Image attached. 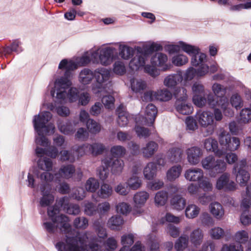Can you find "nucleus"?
<instances>
[{
	"label": "nucleus",
	"instance_id": "obj_60",
	"mask_svg": "<svg viewBox=\"0 0 251 251\" xmlns=\"http://www.w3.org/2000/svg\"><path fill=\"white\" fill-rule=\"evenodd\" d=\"M212 90L214 95L217 98H225L224 96L226 93V88L223 85L215 83L212 85Z\"/></svg>",
	"mask_w": 251,
	"mask_h": 251
},
{
	"label": "nucleus",
	"instance_id": "obj_6",
	"mask_svg": "<svg viewBox=\"0 0 251 251\" xmlns=\"http://www.w3.org/2000/svg\"><path fill=\"white\" fill-rule=\"evenodd\" d=\"M236 243L229 245L225 244L223 246L221 251H243V248L241 244H245L247 249L246 251H251V238L249 239V235L247 231L241 230L237 231L234 236Z\"/></svg>",
	"mask_w": 251,
	"mask_h": 251
},
{
	"label": "nucleus",
	"instance_id": "obj_54",
	"mask_svg": "<svg viewBox=\"0 0 251 251\" xmlns=\"http://www.w3.org/2000/svg\"><path fill=\"white\" fill-rule=\"evenodd\" d=\"M105 150V146L100 143H94L89 144V151L93 155H97L102 154Z\"/></svg>",
	"mask_w": 251,
	"mask_h": 251
},
{
	"label": "nucleus",
	"instance_id": "obj_23",
	"mask_svg": "<svg viewBox=\"0 0 251 251\" xmlns=\"http://www.w3.org/2000/svg\"><path fill=\"white\" fill-rule=\"evenodd\" d=\"M183 151L181 148L172 147L166 153L167 159L172 163L180 162L182 158Z\"/></svg>",
	"mask_w": 251,
	"mask_h": 251
},
{
	"label": "nucleus",
	"instance_id": "obj_8",
	"mask_svg": "<svg viewBox=\"0 0 251 251\" xmlns=\"http://www.w3.org/2000/svg\"><path fill=\"white\" fill-rule=\"evenodd\" d=\"M116 50L113 47H106L99 50L93 51L91 53V59L94 62L100 63L104 66L109 65L114 59V54L116 53Z\"/></svg>",
	"mask_w": 251,
	"mask_h": 251
},
{
	"label": "nucleus",
	"instance_id": "obj_55",
	"mask_svg": "<svg viewBox=\"0 0 251 251\" xmlns=\"http://www.w3.org/2000/svg\"><path fill=\"white\" fill-rule=\"evenodd\" d=\"M220 107L223 109L224 114L228 117H232L234 114L233 111L229 107L228 100L226 98L220 99Z\"/></svg>",
	"mask_w": 251,
	"mask_h": 251
},
{
	"label": "nucleus",
	"instance_id": "obj_25",
	"mask_svg": "<svg viewBox=\"0 0 251 251\" xmlns=\"http://www.w3.org/2000/svg\"><path fill=\"white\" fill-rule=\"evenodd\" d=\"M168 60L167 56L163 53H156L151 58L152 65L155 66L162 67L163 70L166 71L169 66L166 64Z\"/></svg>",
	"mask_w": 251,
	"mask_h": 251
},
{
	"label": "nucleus",
	"instance_id": "obj_1",
	"mask_svg": "<svg viewBox=\"0 0 251 251\" xmlns=\"http://www.w3.org/2000/svg\"><path fill=\"white\" fill-rule=\"evenodd\" d=\"M43 226L46 230L50 234H53L57 232L58 229L62 232L66 234V238L57 242L55 245V248L58 251H88L89 245L86 246V249H84L83 246L86 239H88L86 233L84 234L83 237L84 239H82L77 233H75V230H67L66 231L61 230L60 222L52 221L46 222L43 223ZM100 241L97 238L96 240L92 243H99ZM90 244V243H89Z\"/></svg>",
	"mask_w": 251,
	"mask_h": 251
},
{
	"label": "nucleus",
	"instance_id": "obj_39",
	"mask_svg": "<svg viewBox=\"0 0 251 251\" xmlns=\"http://www.w3.org/2000/svg\"><path fill=\"white\" fill-rule=\"evenodd\" d=\"M130 85L132 90L139 93H142L147 87L146 83L144 80L134 78L130 79Z\"/></svg>",
	"mask_w": 251,
	"mask_h": 251
},
{
	"label": "nucleus",
	"instance_id": "obj_22",
	"mask_svg": "<svg viewBox=\"0 0 251 251\" xmlns=\"http://www.w3.org/2000/svg\"><path fill=\"white\" fill-rule=\"evenodd\" d=\"M184 177L190 181H199L203 177V172L200 168H191L185 171Z\"/></svg>",
	"mask_w": 251,
	"mask_h": 251
},
{
	"label": "nucleus",
	"instance_id": "obj_46",
	"mask_svg": "<svg viewBox=\"0 0 251 251\" xmlns=\"http://www.w3.org/2000/svg\"><path fill=\"white\" fill-rule=\"evenodd\" d=\"M189 237L186 235H182L176 241L175 248L176 251H181L188 246Z\"/></svg>",
	"mask_w": 251,
	"mask_h": 251
},
{
	"label": "nucleus",
	"instance_id": "obj_20",
	"mask_svg": "<svg viewBox=\"0 0 251 251\" xmlns=\"http://www.w3.org/2000/svg\"><path fill=\"white\" fill-rule=\"evenodd\" d=\"M135 48L136 51L142 54V55L144 56L146 59L149 55L151 54L154 51L162 50L163 49L161 45L155 43L145 45L142 47L137 46Z\"/></svg>",
	"mask_w": 251,
	"mask_h": 251
},
{
	"label": "nucleus",
	"instance_id": "obj_45",
	"mask_svg": "<svg viewBox=\"0 0 251 251\" xmlns=\"http://www.w3.org/2000/svg\"><path fill=\"white\" fill-rule=\"evenodd\" d=\"M123 223V219L120 216H112L108 221V226L113 230L120 229Z\"/></svg>",
	"mask_w": 251,
	"mask_h": 251
},
{
	"label": "nucleus",
	"instance_id": "obj_41",
	"mask_svg": "<svg viewBox=\"0 0 251 251\" xmlns=\"http://www.w3.org/2000/svg\"><path fill=\"white\" fill-rule=\"evenodd\" d=\"M57 126L60 131L64 134L68 135L75 131L74 126L70 121L64 122L58 120L57 122Z\"/></svg>",
	"mask_w": 251,
	"mask_h": 251
},
{
	"label": "nucleus",
	"instance_id": "obj_17",
	"mask_svg": "<svg viewBox=\"0 0 251 251\" xmlns=\"http://www.w3.org/2000/svg\"><path fill=\"white\" fill-rule=\"evenodd\" d=\"M50 187L47 183L40 187L42 197L40 198L39 205L41 207H47L51 204L54 201V197L50 193Z\"/></svg>",
	"mask_w": 251,
	"mask_h": 251
},
{
	"label": "nucleus",
	"instance_id": "obj_37",
	"mask_svg": "<svg viewBox=\"0 0 251 251\" xmlns=\"http://www.w3.org/2000/svg\"><path fill=\"white\" fill-rule=\"evenodd\" d=\"M122 105H120L117 110V113L118 115L117 122L120 126L125 127L127 125L130 116L127 112L122 109Z\"/></svg>",
	"mask_w": 251,
	"mask_h": 251
},
{
	"label": "nucleus",
	"instance_id": "obj_58",
	"mask_svg": "<svg viewBox=\"0 0 251 251\" xmlns=\"http://www.w3.org/2000/svg\"><path fill=\"white\" fill-rule=\"evenodd\" d=\"M73 225L75 228L85 229L88 226V220L84 217H77L74 220Z\"/></svg>",
	"mask_w": 251,
	"mask_h": 251
},
{
	"label": "nucleus",
	"instance_id": "obj_63",
	"mask_svg": "<svg viewBox=\"0 0 251 251\" xmlns=\"http://www.w3.org/2000/svg\"><path fill=\"white\" fill-rule=\"evenodd\" d=\"M174 95L176 98V101H186L188 98L187 90L184 87H179L175 90Z\"/></svg>",
	"mask_w": 251,
	"mask_h": 251
},
{
	"label": "nucleus",
	"instance_id": "obj_51",
	"mask_svg": "<svg viewBox=\"0 0 251 251\" xmlns=\"http://www.w3.org/2000/svg\"><path fill=\"white\" fill-rule=\"evenodd\" d=\"M133 51L131 47L126 45H119V54L124 59H129L133 55Z\"/></svg>",
	"mask_w": 251,
	"mask_h": 251
},
{
	"label": "nucleus",
	"instance_id": "obj_27",
	"mask_svg": "<svg viewBox=\"0 0 251 251\" xmlns=\"http://www.w3.org/2000/svg\"><path fill=\"white\" fill-rule=\"evenodd\" d=\"M158 145L154 141H150L146 146L141 149L143 156L146 158L151 157L157 151Z\"/></svg>",
	"mask_w": 251,
	"mask_h": 251
},
{
	"label": "nucleus",
	"instance_id": "obj_61",
	"mask_svg": "<svg viewBox=\"0 0 251 251\" xmlns=\"http://www.w3.org/2000/svg\"><path fill=\"white\" fill-rule=\"evenodd\" d=\"M199 186L204 192L211 191L213 189V185L210 179L206 177H203V178L199 181Z\"/></svg>",
	"mask_w": 251,
	"mask_h": 251
},
{
	"label": "nucleus",
	"instance_id": "obj_16",
	"mask_svg": "<svg viewBox=\"0 0 251 251\" xmlns=\"http://www.w3.org/2000/svg\"><path fill=\"white\" fill-rule=\"evenodd\" d=\"M216 188L219 190L232 191L236 189V184L230 179V175L224 173L217 180Z\"/></svg>",
	"mask_w": 251,
	"mask_h": 251
},
{
	"label": "nucleus",
	"instance_id": "obj_34",
	"mask_svg": "<svg viewBox=\"0 0 251 251\" xmlns=\"http://www.w3.org/2000/svg\"><path fill=\"white\" fill-rule=\"evenodd\" d=\"M150 194L146 191H140L136 192L133 196V201L137 207H142L145 205L149 199Z\"/></svg>",
	"mask_w": 251,
	"mask_h": 251
},
{
	"label": "nucleus",
	"instance_id": "obj_29",
	"mask_svg": "<svg viewBox=\"0 0 251 251\" xmlns=\"http://www.w3.org/2000/svg\"><path fill=\"white\" fill-rule=\"evenodd\" d=\"M175 108L179 113L182 115H189L193 111V107L191 104L186 102V101H176Z\"/></svg>",
	"mask_w": 251,
	"mask_h": 251
},
{
	"label": "nucleus",
	"instance_id": "obj_59",
	"mask_svg": "<svg viewBox=\"0 0 251 251\" xmlns=\"http://www.w3.org/2000/svg\"><path fill=\"white\" fill-rule=\"evenodd\" d=\"M126 148L120 145H115L110 149V153L114 157L120 158L123 157L126 153Z\"/></svg>",
	"mask_w": 251,
	"mask_h": 251
},
{
	"label": "nucleus",
	"instance_id": "obj_10",
	"mask_svg": "<svg viewBox=\"0 0 251 251\" xmlns=\"http://www.w3.org/2000/svg\"><path fill=\"white\" fill-rule=\"evenodd\" d=\"M181 49L183 51L192 56L191 64L194 66H198L203 60L206 59V55L200 52V49L196 46L186 44L183 41H180Z\"/></svg>",
	"mask_w": 251,
	"mask_h": 251
},
{
	"label": "nucleus",
	"instance_id": "obj_53",
	"mask_svg": "<svg viewBox=\"0 0 251 251\" xmlns=\"http://www.w3.org/2000/svg\"><path fill=\"white\" fill-rule=\"evenodd\" d=\"M100 183L97 179L93 177L89 178L85 184V190L88 192H95L99 188Z\"/></svg>",
	"mask_w": 251,
	"mask_h": 251
},
{
	"label": "nucleus",
	"instance_id": "obj_32",
	"mask_svg": "<svg viewBox=\"0 0 251 251\" xmlns=\"http://www.w3.org/2000/svg\"><path fill=\"white\" fill-rule=\"evenodd\" d=\"M203 238V233L201 229L197 228L193 230L190 233L189 239L191 243L195 247H197L201 245Z\"/></svg>",
	"mask_w": 251,
	"mask_h": 251
},
{
	"label": "nucleus",
	"instance_id": "obj_56",
	"mask_svg": "<svg viewBox=\"0 0 251 251\" xmlns=\"http://www.w3.org/2000/svg\"><path fill=\"white\" fill-rule=\"evenodd\" d=\"M86 127L91 133L94 134L99 133L101 130L100 125L93 119L87 122Z\"/></svg>",
	"mask_w": 251,
	"mask_h": 251
},
{
	"label": "nucleus",
	"instance_id": "obj_64",
	"mask_svg": "<svg viewBox=\"0 0 251 251\" xmlns=\"http://www.w3.org/2000/svg\"><path fill=\"white\" fill-rule=\"evenodd\" d=\"M84 213L89 216L95 215L98 211L97 206L93 203L87 201L84 203Z\"/></svg>",
	"mask_w": 251,
	"mask_h": 251
},
{
	"label": "nucleus",
	"instance_id": "obj_13",
	"mask_svg": "<svg viewBox=\"0 0 251 251\" xmlns=\"http://www.w3.org/2000/svg\"><path fill=\"white\" fill-rule=\"evenodd\" d=\"M70 86H68L64 89V92L65 95L62 98H60L57 96L58 91L55 88V83H54V87L50 90V95L52 97L55 98V101L59 103H62L64 102L66 99L67 98L70 102H76L78 99V96L79 95V90L76 88L72 87L71 88L68 92L67 90L69 89Z\"/></svg>",
	"mask_w": 251,
	"mask_h": 251
},
{
	"label": "nucleus",
	"instance_id": "obj_7",
	"mask_svg": "<svg viewBox=\"0 0 251 251\" xmlns=\"http://www.w3.org/2000/svg\"><path fill=\"white\" fill-rule=\"evenodd\" d=\"M202 167L208 170L211 176L214 177L218 174L223 173L226 169V164L224 160H215L212 155L206 156L201 161Z\"/></svg>",
	"mask_w": 251,
	"mask_h": 251
},
{
	"label": "nucleus",
	"instance_id": "obj_52",
	"mask_svg": "<svg viewBox=\"0 0 251 251\" xmlns=\"http://www.w3.org/2000/svg\"><path fill=\"white\" fill-rule=\"evenodd\" d=\"M155 94L156 100L160 101H168L171 100L172 97L171 92L167 89L157 90L155 92Z\"/></svg>",
	"mask_w": 251,
	"mask_h": 251
},
{
	"label": "nucleus",
	"instance_id": "obj_5",
	"mask_svg": "<svg viewBox=\"0 0 251 251\" xmlns=\"http://www.w3.org/2000/svg\"><path fill=\"white\" fill-rule=\"evenodd\" d=\"M218 139L222 149L225 151H234L238 150L240 146V141L238 137H231L230 133L224 128H221L217 133Z\"/></svg>",
	"mask_w": 251,
	"mask_h": 251
},
{
	"label": "nucleus",
	"instance_id": "obj_21",
	"mask_svg": "<svg viewBox=\"0 0 251 251\" xmlns=\"http://www.w3.org/2000/svg\"><path fill=\"white\" fill-rule=\"evenodd\" d=\"M204 147L207 151L213 152L218 157L225 155V151L218 148L217 141L212 138H208L204 140Z\"/></svg>",
	"mask_w": 251,
	"mask_h": 251
},
{
	"label": "nucleus",
	"instance_id": "obj_14",
	"mask_svg": "<svg viewBox=\"0 0 251 251\" xmlns=\"http://www.w3.org/2000/svg\"><path fill=\"white\" fill-rule=\"evenodd\" d=\"M192 90L194 103L200 107L205 105L206 102L205 95L206 93L203 85L200 82H196L192 85Z\"/></svg>",
	"mask_w": 251,
	"mask_h": 251
},
{
	"label": "nucleus",
	"instance_id": "obj_15",
	"mask_svg": "<svg viewBox=\"0 0 251 251\" xmlns=\"http://www.w3.org/2000/svg\"><path fill=\"white\" fill-rule=\"evenodd\" d=\"M157 113L156 106L152 103L149 104L146 107L145 116L136 118V122L143 125L151 126L155 119Z\"/></svg>",
	"mask_w": 251,
	"mask_h": 251
},
{
	"label": "nucleus",
	"instance_id": "obj_50",
	"mask_svg": "<svg viewBox=\"0 0 251 251\" xmlns=\"http://www.w3.org/2000/svg\"><path fill=\"white\" fill-rule=\"evenodd\" d=\"M168 193L166 191H160L156 193L154 197L156 205L163 206L165 204L168 200Z\"/></svg>",
	"mask_w": 251,
	"mask_h": 251
},
{
	"label": "nucleus",
	"instance_id": "obj_18",
	"mask_svg": "<svg viewBox=\"0 0 251 251\" xmlns=\"http://www.w3.org/2000/svg\"><path fill=\"white\" fill-rule=\"evenodd\" d=\"M75 172V167L73 165L62 166L58 173L55 174L54 180L59 183L61 181V178L68 179L72 177Z\"/></svg>",
	"mask_w": 251,
	"mask_h": 251
},
{
	"label": "nucleus",
	"instance_id": "obj_57",
	"mask_svg": "<svg viewBox=\"0 0 251 251\" xmlns=\"http://www.w3.org/2000/svg\"><path fill=\"white\" fill-rule=\"evenodd\" d=\"M205 98L206 100V102L209 106L212 108H215L217 106H220V98H216L212 93L209 92L208 94L206 93Z\"/></svg>",
	"mask_w": 251,
	"mask_h": 251
},
{
	"label": "nucleus",
	"instance_id": "obj_33",
	"mask_svg": "<svg viewBox=\"0 0 251 251\" xmlns=\"http://www.w3.org/2000/svg\"><path fill=\"white\" fill-rule=\"evenodd\" d=\"M145 60L146 58L142 55V54L137 52L135 56L130 60L129 66L133 71H137L140 67H143L145 65Z\"/></svg>",
	"mask_w": 251,
	"mask_h": 251
},
{
	"label": "nucleus",
	"instance_id": "obj_62",
	"mask_svg": "<svg viewBox=\"0 0 251 251\" xmlns=\"http://www.w3.org/2000/svg\"><path fill=\"white\" fill-rule=\"evenodd\" d=\"M172 63L176 66H181L185 65L188 61L187 57L182 54L174 55L172 59Z\"/></svg>",
	"mask_w": 251,
	"mask_h": 251
},
{
	"label": "nucleus",
	"instance_id": "obj_11",
	"mask_svg": "<svg viewBox=\"0 0 251 251\" xmlns=\"http://www.w3.org/2000/svg\"><path fill=\"white\" fill-rule=\"evenodd\" d=\"M37 165L39 169L46 171V172L42 173L38 176L41 181L46 183H49L53 181L54 176L49 172L52 168V162L51 160L47 157L40 158L38 161Z\"/></svg>",
	"mask_w": 251,
	"mask_h": 251
},
{
	"label": "nucleus",
	"instance_id": "obj_44",
	"mask_svg": "<svg viewBox=\"0 0 251 251\" xmlns=\"http://www.w3.org/2000/svg\"><path fill=\"white\" fill-rule=\"evenodd\" d=\"M93 227L99 238L104 239L107 237V234L104 223L99 220H96L93 223Z\"/></svg>",
	"mask_w": 251,
	"mask_h": 251
},
{
	"label": "nucleus",
	"instance_id": "obj_36",
	"mask_svg": "<svg viewBox=\"0 0 251 251\" xmlns=\"http://www.w3.org/2000/svg\"><path fill=\"white\" fill-rule=\"evenodd\" d=\"M210 211L212 215L218 220L222 219L225 213L222 205L218 202H212L210 204Z\"/></svg>",
	"mask_w": 251,
	"mask_h": 251
},
{
	"label": "nucleus",
	"instance_id": "obj_4",
	"mask_svg": "<svg viewBox=\"0 0 251 251\" xmlns=\"http://www.w3.org/2000/svg\"><path fill=\"white\" fill-rule=\"evenodd\" d=\"M110 71L106 68H100L95 70L96 82L92 85V91L97 97H101L107 92L104 83L109 79Z\"/></svg>",
	"mask_w": 251,
	"mask_h": 251
},
{
	"label": "nucleus",
	"instance_id": "obj_28",
	"mask_svg": "<svg viewBox=\"0 0 251 251\" xmlns=\"http://www.w3.org/2000/svg\"><path fill=\"white\" fill-rule=\"evenodd\" d=\"M94 78H95V71L93 72L89 69L85 68L79 73V81L82 84L90 83Z\"/></svg>",
	"mask_w": 251,
	"mask_h": 251
},
{
	"label": "nucleus",
	"instance_id": "obj_3",
	"mask_svg": "<svg viewBox=\"0 0 251 251\" xmlns=\"http://www.w3.org/2000/svg\"><path fill=\"white\" fill-rule=\"evenodd\" d=\"M78 66L76 61L75 62L71 60L68 61L67 59H64L60 62L58 68L59 69H65L66 71L64 76L56 79L54 82L55 88L58 91L57 95L59 98H63L65 95L64 89L68 86H71L72 84L70 80L72 75L71 71L77 69Z\"/></svg>",
	"mask_w": 251,
	"mask_h": 251
},
{
	"label": "nucleus",
	"instance_id": "obj_48",
	"mask_svg": "<svg viewBox=\"0 0 251 251\" xmlns=\"http://www.w3.org/2000/svg\"><path fill=\"white\" fill-rule=\"evenodd\" d=\"M239 122L241 124H246L251 122V109L250 108H244L241 110Z\"/></svg>",
	"mask_w": 251,
	"mask_h": 251
},
{
	"label": "nucleus",
	"instance_id": "obj_47",
	"mask_svg": "<svg viewBox=\"0 0 251 251\" xmlns=\"http://www.w3.org/2000/svg\"><path fill=\"white\" fill-rule=\"evenodd\" d=\"M72 151L76 157V159L84 155L89 151V144H84L82 145H75L72 147Z\"/></svg>",
	"mask_w": 251,
	"mask_h": 251
},
{
	"label": "nucleus",
	"instance_id": "obj_19",
	"mask_svg": "<svg viewBox=\"0 0 251 251\" xmlns=\"http://www.w3.org/2000/svg\"><path fill=\"white\" fill-rule=\"evenodd\" d=\"M187 160L191 165H196L203 154L202 150L198 147H192L186 150Z\"/></svg>",
	"mask_w": 251,
	"mask_h": 251
},
{
	"label": "nucleus",
	"instance_id": "obj_9",
	"mask_svg": "<svg viewBox=\"0 0 251 251\" xmlns=\"http://www.w3.org/2000/svg\"><path fill=\"white\" fill-rule=\"evenodd\" d=\"M196 118L201 126L204 136L211 135L215 129L213 125V114L209 111H200Z\"/></svg>",
	"mask_w": 251,
	"mask_h": 251
},
{
	"label": "nucleus",
	"instance_id": "obj_38",
	"mask_svg": "<svg viewBox=\"0 0 251 251\" xmlns=\"http://www.w3.org/2000/svg\"><path fill=\"white\" fill-rule=\"evenodd\" d=\"M126 184L129 190H136L141 187L142 181L137 176L132 175L127 179Z\"/></svg>",
	"mask_w": 251,
	"mask_h": 251
},
{
	"label": "nucleus",
	"instance_id": "obj_49",
	"mask_svg": "<svg viewBox=\"0 0 251 251\" xmlns=\"http://www.w3.org/2000/svg\"><path fill=\"white\" fill-rule=\"evenodd\" d=\"M200 208L194 204H188L185 209V216L189 219H193L198 216Z\"/></svg>",
	"mask_w": 251,
	"mask_h": 251
},
{
	"label": "nucleus",
	"instance_id": "obj_26",
	"mask_svg": "<svg viewBox=\"0 0 251 251\" xmlns=\"http://www.w3.org/2000/svg\"><path fill=\"white\" fill-rule=\"evenodd\" d=\"M104 159H109L110 160L111 164L109 167H111V172L113 175L119 176L121 174L125 166L123 160L119 158L114 159L109 157Z\"/></svg>",
	"mask_w": 251,
	"mask_h": 251
},
{
	"label": "nucleus",
	"instance_id": "obj_42",
	"mask_svg": "<svg viewBox=\"0 0 251 251\" xmlns=\"http://www.w3.org/2000/svg\"><path fill=\"white\" fill-rule=\"evenodd\" d=\"M157 167L154 162L148 163L144 169V176L145 177L149 180L153 179L156 175Z\"/></svg>",
	"mask_w": 251,
	"mask_h": 251
},
{
	"label": "nucleus",
	"instance_id": "obj_40",
	"mask_svg": "<svg viewBox=\"0 0 251 251\" xmlns=\"http://www.w3.org/2000/svg\"><path fill=\"white\" fill-rule=\"evenodd\" d=\"M113 194V188L111 186L107 183L101 185L100 189L97 192L99 197L102 199H106L110 197Z\"/></svg>",
	"mask_w": 251,
	"mask_h": 251
},
{
	"label": "nucleus",
	"instance_id": "obj_31",
	"mask_svg": "<svg viewBox=\"0 0 251 251\" xmlns=\"http://www.w3.org/2000/svg\"><path fill=\"white\" fill-rule=\"evenodd\" d=\"M233 173L236 175V179L237 183L240 186H247L248 181L250 178V174L248 171L245 169H241L236 171V173L233 171Z\"/></svg>",
	"mask_w": 251,
	"mask_h": 251
},
{
	"label": "nucleus",
	"instance_id": "obj_2",
	"mask_svg": "<svg viewBox=\"0 0 251 251\" xmlns=\"http://www.w3.org/2000/svg\"><path fill=\"white\" fill-rule=\"evenodd\" d=\"M51 118L52 114L48 111L43 112L34 116L33 120V126L39 136H36L35 137V142L37 145L45 147L50 146V142L44 136V134L54 132L55 129L54 125L51 123H49Z\"/></svg>",
	"mask_w": 251,
	"mask_h": 251
},
{
	"label": "nucleus",
	"instance_id": "obj_43",
	"mask_svg": "<svg viewBox=\"0 0 251 251\" xmlns=\"http://www.w3.org/2000/svg\"><path fill=\"white\" fill-rule=\"evenodd\" d=\"M171 205L173 209L181 210L184 209L186 205V200L180 195H176L172 198Z\"/></svg>",
	"mask_w": 251,
	"mask_h": 251
},
{
	"label": "nucleus",
	"instance_id": "obj_35",
	"mask_svg": "<svg viewBox=\"0 0 251 251\" xmlns=\"http://www.w3.org/2000/svg\"><path fill=\"white\" fill-rule=\"evenodd\" d=\"M182 170V168L180 165L172 166L166 173L167 179L169 181L175 180L180 176Z\"/></svg>",
	"mask_w": 251,
	"mask_h": 251
},
{
	"label": "nucleus",
	"instance_id": "obj_24",
	"mask_svg": "<svg viewBox=\"0 0 251 251\" xmlns=\"http://www.w3.org/2000/svg\"><path fill=\"white\" fill-rule=\"evenodd\" d=\"M183 80V76L181 73H177L168 75L164 80V85L171 89L181 83Z\"/></svg>",
	"mask_w": 251,
	"mask_h": 251
},
{
	"label": "nucleus",
	"instance_id": "obj_30",
	"mask_svg": "<svg viewBox=\"0 0 251 251\" xmlns=\"http://www.w3.org/2000/svg\"><path fill=\"white\" fill-rule=\"evenodd\" d=\"M102 165L97 169V175L101 180H105L109 175V167L111 161L109 159H103L101 161Z\"/></svg>",
	"mask_w": 251,
	"mask_h": 251
},
{
	"label": "nucleus",
	"instance_id": "obj_12",
	"mask_svg": "<svg viewBox=\"0 0 251 251\" xmlns=\"http://www.w3.org/2000/svg\"><path fill=\"white\" fill-rule=\"evenodd\" d=\"M59 208L55 205L49 206L48 208V215L52 221H59L61 225V230L66 231L71 229V226L68 223L69 219L66 215L61 214L58 215L59 213Z\"/></svg>",
	"mask_w": 251,
	"mask_h": 251
}]
</instances>
